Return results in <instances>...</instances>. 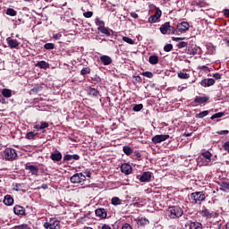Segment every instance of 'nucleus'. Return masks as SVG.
Listing matches in <instances>:
<instances>
[{
	"mask_svg": "<svg viewBox=\"0 0 229 229\" xmlns=\"http://www.w3.org/2000/svg\"><path fill=\"white\" fill-rule=\"evenodd\" d=\"M199 167L212 165V153L207 150L202 152L197 158Z\"/></svg>",
	"mask_w": 229,
	"mask_h": 229,
	"instance_id": "nucleus-1",
	"label": "nucleus"
},
{
	"mask_svg": "<svg viewBox=\"0 0 229 229\" xmlns=\"http://www.w3.org/2000/svg\"><path fill=\"white\" fill-rule=\"evenodd\" d=\"M165 216L169 217V219H179L183 216V209L178 206L169 207L165 211Z\"/></svg>",
	"mask_w": 229,
	"mask_h": 229,
	"instance_id": "nucleus-2",
	"label": "nucleus"
},
{
	"mask_svg": "<svg viewBox=\"0 0 229 229\" xmlns=\"http://www.w3.org/2000/svg\"><path fill=\"white\" fill-rule=\"evenodd\" d=\"M207 199V196L203 191H195L191 194V201L193 205H201Z\"/></svg>",
	"mask_w": 229,
	"mask_h": 229,
	"instance_id": "nucleus-3",
	"label": "nucleus"
},
{
	"mask_svg": "<svg viewBox=\"0 0 229 229\" xmlns=\"http://www.w3.org/2000/svg\"><path fill=\"white\" fill-rule=\"evenodd\" d=\"M159 30L163 35H174V33H176V30L174 27L171 26L169 21H166L161 25Z\"/></svg>",
	"mask_w": 229,
	"mask_h": 229,
	"instance_id": "nucleus-4",
	"label": "nucleus"
},
{
	"mask_svg": "<svg viewBox=\"0 0 229 229\" xmlns=\"http://www.w3.org/2000/svg\"><path fill=\"white\" fill-rule=\"evenodd\" d=\"M190 28H191V25L189 24V22L182 21V22L177 24L175 33H176V35H182V33H187V31H189Z\"/></svg>",
	"mask_w": 229,
	"mask_h": 229,
	"instance_id": "nucleus-5",
	"label": "nucleus"
},
{
	"mask_svg": "<svg viewBox=\"0 0 229 229\" xmlns=\"http://www.w3.org/2000/svg\"><path fill=\"white\" fill-rule=\"evenodd\" d=\"M4 157L5 160H15L17 158V152L13 148H5Z\"/></svg>",
	"mask_w": 229,
	"mask_h": 229,
	"instance_id": "nucleus-6",
	"label": "nucleus"
},
{
	"mask_svg": "<svg viewBox=\"0 0 229 229\" xmlns=\"http://www.w3.org/2000/svg\"><path fill=\"white\" fill-rule=\"evenodd\" d=\"M156 13L148 18V22L154 24V22H158V20L162 17V11L158 7H155Z\"/></svg>",
	"mask_w": 229,
	"mask_h": 229,
	"instance_id": "nucleus-7",
	"label": "nucleus"
},
{
	"mask_svg": "<svg viewBox=\"0 0 229 229\" xmlns=\"http://www.w3.org/2000/svg\"><path fill=\"white\" fill-rule=\"evenodd\" d=\"M70 180L72 183H81V182H85V180H87V176H85L81 173H79V174H73Z\"/></svg>",
	"mask_w": 229,
	"mask_h": 229,
	"instance_id": "nucleus-8",
	"label": "nucleus"
},
{
	"mask_svg": "<svg viewBox=\"0 0 229 229\" xmlns=\"http://www.w3.org/2000/svg\"><path fill=\"white\" fill-rule=\"evenodd\" d=\"M208 99H210L208 96H204V97L197 96L195 97L192 104L194 105V106H198V105H203V103H207Z\"/></svg>",
	"mask_w": 229,
	"mask_h": 229,
	"instance_id": "nucleus-9",
	"label": "nucleus"
},
{
	"mask_svg": "<svg viewBox=\"0 0 229 229\" xmlns=\"http://www.w3.org/2000/svg\"><path fill=\"white\" fill-rule=\"evenodd\" d=\"M167 139H169V135H164V134H160V135H156L152 138V142L154 144H160V142H165V140H167Z\"/></svg>",
	"mask_w": 229,
	"mask_h": 229,
	"instance_id": "nucleus-10",
	"label": "nucleus"
},
{
	"mask_svg": "<svg viewBox=\"0 0 229 229\" xmlns=\"http://www.w3.org/2000/svg\"><path fill=\"white\" fill-rule=\"evenodd\" d=\"M6 42L11 49H17L19 46H21V43H19L17 39H13L12 38H7Z\"/></svg>",
	"mask_w": 229,
	"mask_h": 229,
	"instance_id": "nucleus-11",
	"label": "nucleus"
},
{
	"mask_svg": "<svg viewBox=\"0 0 229 229\" xmlns=\"http://www.w3.org/2000/svg\"><path fill=\"white\" fill-rule=\"evenodd\" d=\"M151 176H153V173L144 172L142 175L139 178V180L140 182H151Z\"/></svg>",
	"mask_w": 229,
	"mask_h": 229,
	"instance_id": "nucleus-12",
	"label": "nucleus"
},
{
	"mask_svg": "<svg viewBox=\"0 0 229 229\" xmlns=\"http://www.w3.org/2000/svg\"><path fill=\"white\" fill-rule=\"evenodd\" d=\"M95 214L97 216V217H100V219H106V209L105 208H98L95 210Z\"/></svg>",
	"mask_w": 229,
	"mask_h": 229,
	"instance_id": "nucleus-13",
	"label": "nucleus"
},
{
	"mask_svg": "<svg viewBox=\"0 0 229 229\" xmlns=\"http://www.w3.org/2000/svg\"><path fill=\"white\" fill-rule=\"evenodd\" d=\"M13 212L16 216H24L26 214V209L22 206L16 205L13 208Z\"/></svg>",
	"mask_w": 229,
	"mask_h": 229,
	"instance_id": "nucleus-14",
	"label": "nucleus"
},
{
	"mask_svg": "<svg viewBox=\"0 0 229 229\" xmlns=\"http://www.w3.org/2000/svg\"><path fill=\"white\" fill-rule=\"evenodd\" d=\"M121 171L123 174H131V165L128 163H124L121 165Z\"/></svg>",
	"mask_w": 229,
	"mask_h": 229,
	"instance_id": "nucleus-15",
	"label": "nucleus"
},
{
	"mask_svg": "<svg viewBox=\"0 0 229 229\" xmlns=\"http://www.w3.org/2000/svg\"><path fill=\"white\" fill-rule=\"evenodd\" d=\"M185 226H189L190 229H203V225L199 222H190Z\"/></svg>",
	"mask_w": 229,
	"mask_h": 229,
	"instance_id": "nucleus-16",
	"label": "nucleus"
},
{
	"mask_svg": "<svg viewBox=\"0 0 229 229\" xmlns=\"http://www.w3.org/2000/svg\"><path fill=\"white\" fill-rule=\"evenodd\" d=\"M216 83V81L214 79H203L200 81L201 87H212Z\"/></svg>",
	"mask_w": 229,
	"mask_h": 229,
	"instance_id": "nucleus-17",
	"label": "nucleus"
},
{
	"mask_svg": "<svg viewBox=\"0 0 229 229\" xmlns=\"http://www.w3.org/2000/svg\"><path fill=\"white\" fill-rule=\"evenodd\" d=\"M56 226H58V221H50V222H46L44 224V227L46 229H56Z\"/></svg>",
	"mask_w": 229,
	"mask_h": 229,
	"instance_id": "nucleus-18",
	"label": "nucleus"
},
{
	"mask_svg": "<svg viewBox=\"0 0 229 229\" xmlns=\"http://www.w3.org/2000/svg\"><path fill=\"white\" fill-rule=\"evenodd\" d=\"M71 160H80V156L78 154L65 155L64 157V162H71Z\"/></svg>",
	"mask_w": 229,
	"mask_h": 229,
	"instance_id": "nucleus-19",
	"label": "nucleus"
},
{
	"mask_svg": "<svg viewBox=\"0 0 229 229\" xmlns=\"http://www.w3.org/2000/svg\"><path fill=\"white\" fill-rule=\"evenodd\" d=\"M98 31H100V33H102L103 35H106V37H110V35H112V30H110V29L105 27V26H99L98 28Z\"/></svg>",
	"mask_w": 229,
	"mask_h": 229,
	"instance_id": "nucleus-20",
	"label": "nucleus"
},
{
	"mask_svg": "<svg viewBox=\"0 0 229 229\" xmlns=\"http://www.w3.org/2000/svg\"><path fill=\"white\" fill-rule=\"evenodd\" d=\"M100 62L103 65H110V64H112V57L108 55H102L100 56Z\"/></svg>",
	"mask_w": 229,
	"mask_h": 229,
	"instance_id": "nucleus-21",
	"label": "nucleus"
},
{
	"mask_svg": "<svg viewBox=\"0 0 229 229\" xmlns=\"http://www.w3.org/2000/svg\"><path fill=\"white\" fill-rule=\"evenodd\" d=\"M4 205H6L7 207L13 205V197H12V195H5L4 199Z\"/></svg>",
	"mask_w": 229,
	"mask_h": 229,
	"instance_id": "nucleus-22",
	"label": "nucleus"
},
{
	"mask_svg": "<svg viewBox=\"0 0 229 229\" xmlns=\"http://www.w3.org/2000/svg\"><path fill=\"white\" fill-rule=\"evenodd\" d=\"M25 169L27 171H30L31 174H34L35 176H37V174H38V167L35 166V165H26Z\"/></svg>",
	"mask_w": 229,
	"mask_h": 229,
	"instance_id": "nucleus-23",
	"label": "nucleus"
},
{
	"mask_svg": "<svg viewBox=\"0 0 229 229\" xmlns=\"http://www.w3.org/2000/svg\"><path fill=\"white\" fill-rule=\"evenodd\" d=\"M200 216H202V217H206L207 219L212 218V213H210V211L207 208L200 211Z\"/></svg>",
	"mask_w": 229,
	"mask_h": 229,
	"instance_id": "nucleus-24",
	"label": "nucleus"
},
{
	"mask_svg": "<svg viewBox=\"0 0 229 229\" xmlns=\"http://www.w3.org/2000/svg\"><path fill=\"white\" fill-rule=\"evenodd\" d=\"M208 55H216V46L212 45V43H208L207 45Z\"/></svg>",
	"mask_w": 229,
	"mask_h": 229,
	"instance_id": "nucleus-25",
	"label": "nucleus"
},
{
	"mask_svg": "<svg viewBox=\"0 0 229 229\" xmlns=\"http://www.w3.org/2000/svg\"><path fill=\"white\" fill-rule=\"evenodd\" d=\"M36 67H39L40 69H49V64L46 63V61H39L36 64Z\"/></svg>",
	"mask_w": 229,
	"mask_h": 229,
	"instance_id": "nucleus-26",
	"label": "nucleus"
},
{
	"mask_svg": "<svg viewBox=\"0 0 229 229\" xmlns=\"http://www.w3.org/2000/svg\"><path fill=\"white\" fill-rule=\"evenodd\" d=\"M185 53L187 55H191L194 56L195 55H198V49L196 47H193V48L188 47L185 49Z\"/></svg>",
	"mask_w": 229,
	"mask_h": 229,
	"instance_id": "nucleus-27",
	"label": "nucleus"
},
{
	"mask_svg": "<svg viewBox=\"0 0 229 229\" xmlns=\"http://www.w3.org/2000/svg\"><path fill=\"white\" fill-rule=\"evenodd\" d=\"M148 62L151 65H157L158 64V56L157 55H150L148 57Z\"/></svg>",
	"mask_w": 229,
	"mask_h": 229,
	"instance_id": "nucleus-28",
	"label": "nucleus"
},
{
	"mask_svg": "<svg viewBox=\"0 0 229 229\" xmlns=\"http://www.w3.org/2000/svg\"><path fill=\"white\" fill-rule=\"evenodd\" d=\"M88 93L89 96H94L95 98H97V96H99V91L94 88H89Z\"/></svg>",
	"mask_w": 229,
	"mask_h": 229,
	"instance_id": "nucleus-29",
	"label": "nucleus"
},
{
	"mask_svg": "<svg viewBox=\"0 0 229 229\" xmlns=\"http://www.w3.org/2000/svg\"><path fill=\"white\" fill-rule=\"evenodd\" d=\"M2 96H4V98H12V89H4L2 90Z\"/></svg>",
	"mask_w": 229,
	"mask_h": 229,
	"instance_id": "nucleus-30",
	"label": "nucleus"
},
{
	"mask_svg": "<svg viewBox=\"0 0 229 229\" xmlns=\"http://www.w3.org/2000/svg\"><path fill=\"white\" fill-rule=\"evenodd\" d=\"M6 15H9L10 17H15V15H17V11L13 8H7Z\"/></svg>",
	"mask_w": 229,
	"mask_h": 229,
	"instance_id": "nucleus-31",
	"label": "nucleus"
},
{
	"mask_svg": "<svg viewBox=\"0 0 229 229\" xmlns=\"http://www.w3.org/2000/svg\"><path fill=\"white\" fill-rule=\"evenodd\" d=\"M178 78H180L181 80H189L191 76L187 72H180L178 73Z\"/></svg>",
	"mask_w": 229,
	"mask_h": 229,
	"instance_id": "nucleus-32",
	"label": "nucleus"
},
{
	"mask_svg": "<svg viewBox=\"0 0 229 229\" xmlns=\"http://www.w3.org/2000/svg\"><path fill=\"white\" fill-rule=\"evenodd\" d=\"M138 223L141 226H146V225H149V220L148 218H138Z\"/></svg>",
	"mask_w": 229,
	"mask_h": 229,
	"instance_id": "nucleus-33",
	"label": "nucleus"
},
{
	"mask_svg": "<svg viewBox=\"0 0 229 229\" xmlns=\"http://www.w3.org/2000/svg\"><path fill=\"white\" fill-rule=\"evenodd\" d=\"M42 91V86L40 85H36L31 90L30 92H32V94H38V92Z\"/></svg>",
	"mask_w": 229,
	"mask_h": 229,
	"instance_id": "nucleus-34",
	"label": "nucleus"
},
{
	"mask_svg": "<svg viewBox=\"0 0 229 229\" xmlns=\"http://www.w3.org/2000/svg\"><path fill=\"white\" fill-rule=\"evenodd\" d=\"M208 115V111H202L196 114L197 119H203V117H207Z\"/></svg>",
	"mask_w": 229,
	"mask_h": 229,
	"instance_id": "nucleus-35",
	"label": "nucleus"
},
{
	"mask_svg": "<svg viewBox=\"0 0 229 229\" xmlns=\"http://www.w3.org/2000/svg\"><path fill=\"white\" fill-rule=\"evenodd\" d=\"M111 203L112 205L117 206V205H121L122 201H121V199H119V197H114L111 199Z\"/></svg>",
	"mask_w": 229,
	"mask_h": 229,
	"instance_id": "nucleus-36",
	"label": "nucleus"
},
{
	"mask_svg": "<svg viewBox=\"0 0 229 229\" xmlns=\"http://www.w3.org/2000/svg\"><path fill=\"white\" fill-rule=\"evenodd\" d=\"M123 151L125 153V155H131V153H133V149L128 146H124Z\"/></svg>",
	"mask_w": 229,
	"mask_h": 229,
	"instance_id": "nucleus-37",
	"label": "nucleus"
},
{
	"mask_svg": "<svg viewBox=\"0 0 229 229\" xmlns=\"http://www.w3.org/2000/svg\"><path fill=\"white\" fill-rule=\"evenodd\" d=\"M144 108V106L142 104H137L133 106L132 110L134 112H140Z\"/></svg>",
	"mask_w": 229,
	"mask_h": 229,
	"instance_id": "nucleus-38",
	"label": "nucleus"
},
{
	"mask_svg": "<svg viewBox=\"0 0 229 229\" xmlns=\"http://www.w3.org/2000/svg\"><path fill=\"white\" fill-rule=\"evenodd\" d=\"M22 187H24L23 183H16L13 187V191H16L17 192L22 191Z\"/></svg>",
	"mask_w": 229,
	"mask_h": 229,
	"instance_id": "nucleus-39",
	"label": "nucleus"
},
{
	"mask_svg": "<svg viewBox=\"0 0 229 229\" xmlns=\"http://www.w3.org/2000/svg\"><path fill=\"white\" fill-rule=\"evenodd\" d=\"M81 76H85V74H90V69L89 67H84L81 71Z\"/></svg>",
	"mask_w": 229,
	"mask_h": 229,
	"instance_id": "nucleus-40",
	"label": "nucleus"
},
{
	"mask_svg": "<svg viewBox=\"0 0 229 229\" xmlns=\"http://www.w3.org/2000/svg\"><path fill=\"white\" fill-rule=\"evenodd\" d=\"M123 42H126L127 44H131V46H133L135 44V41L128 37L123 38Z\"/></svg>",
	"mask_w": 229,
	"mask_h": 229,
	"instance_id": "nucleus-41",
	"label": "nucleus"
},
{
	"mask_svg": "<svg viewBox=\"0 0 229 229\" xmlns=\"http://www.w3.org/2000/svg\"><path fill=\"white\" fill-rule=\"evenodd\" d=\"M36 135H38V133L30 131L26 134V139H28L29 140H31V139H33Z\"/></svg>",
	"mask_w": 229,
	"mask_h": 229,
	"instance_id": "nucleus-42",
	"label": "nucleus"
},
{
	"mask_svg": "<svg viewBox=\"0 0 229 229\" xmlns=\"http://www.w3.org/2000/svg\"><path fill=\"white\" fill-rule=\"evenodd\" d=\"M223 115H225V114H223V113H216L215 114H213L211 116V120L214 121V119H220V117H223Z\"/></svg>",
	"mask_w": 229,
	"mask_h": 229,
	"instance_id": "nucleus-43",
	"label": "nucleus"
},
{
	"mask_svg": "<svg viewBox=\"0 0 229 229\" xmlns=\"http://www.w3.org/2000/svg\"><path fill=\"white\" fill-rule=\"evenodd\" d=\"M164 51L166 53H169L170 51H173V45L172 44H167L164 47Z\"/></svg>",
	"mask_w": 229,
	"mask_h": 229,
	"instance_id": "nucleus-44",
	"label": "nucleus"
},
{
	"mask_svg": "<svg viewBox=\"0 0 229 229\" xmlns=\"http://www.w3.org/2000/svg\"><path fill=\"white\" fill-rule=\"evenodd\" d=\"M92 15H94V13L91 11L83 13V17H85L86 19H90V17H92Z\"/></svg>",
	"mask_w": 229,
	"mask_h": 229,
	"instance_id": "nucleus-45",
	"label": "nucleus"
},
{
	"mask_svg": "<svg viewBox=\"0 0 229 229\" xmlns=\"http://www.w3.org/2000/svg\"><path fill=\"white\" fill-rule=\"evenodd\" d=\"M188 43L184 41H181L177 44L178 49H182V47H187Z\"/></svg>",
	"mask_w": 229,
	"mask_h": 229,
	"instance_id": "nucleus-46",
	"label": "nucleus"
},
{
	"mask_svg": "<svg viewBox=\"0 0 229 229\" xmlns=\"http://www.w3.org/2000/svg\"><path fill=\"white\" fill-rule=\"evenodd\" d=\"M50 158L54 160V162H58V152L52 153Z\"/></svg>",
	"mask_w": 229,
	"mask_h": 229,
	"instance_id": "nucleus-47",
	"label": "nucleus"
},
{
	"mask_svg": "<svg viewBox=\"0 0 229 229\" xmlns=\"http://www.w3.org/2000/svg\"><path fill=\"white\" fill-rule=\"evenodd\" d=\"M45 49H55V44L53 43H47L44 45Z\"/></svg>",
	"mask_w": 229,
	"mask_h": 229,
	"instance_id": "nucleus-48",
	"label": "nucleus"
},
{
	"mask_svg": "<svg viewBox=\"0 0 229 229\" xmlns=\"http://www.w3.org/2000/svg\"><path fill=\"white\" fill-rule=\"evenodd\" d=\"M142 76H145L146 78H153V72H143Z\"/></svg>",
	"mask_w": 229,
	"mask_h": 229,
	"instance_id": "nucleus-49",
	"label": "nucleus"
},
{
	"mask_svg": "<svg viewBox=\"0 0 229 229\" xmlns=\"http://www.w3.org/2000/svg\"><path fill=\"white\" fill-rule=\"evenodd\" d=\"M16 229H30L27 224H22L21 225L16 226Z\"/></svg>",
	"mask_w": 229,
	"mask_h": 229,
	"instance_id": "nucleus-50",
	"label": "nucleus"
},
{
	"mask_svg": "<svg viewBox=\"0 0 229 229\" xmlns=\"http://www.w3.org/2000/svg\"><path fill=\"white\" fill-rule=\"evenodd\" d=\"M49 126V123H41L39 124L40 130H46V128H47Z\"/></svg>",
	"mask_w": 229,
	"mask_h": 229,
	"instance_id": "nucleus-51",
	"label": "nucleus"
},
{
	"mask_svg": "<svg viewBox=\"0 0 229 229\" xmlns=\"http://www.w3.org/2000/svg\"><path fill=\"white\" fill-rule=\"evenodd\" d=\"M96 24H97L98 26H105V21L99 20V18H97V19H96Z\"/></svg>",
	"mask_w": 229,
	"mask_h": 229,
	"instance_id": "nucleus-52",
	"label": "nucleus"
},
{
	"mask_svg": "<svg viewBox=\"0 0 229 229\" xmlns=\"http://www.w3.org/2000/svg\"><path fill=\"white\" fill-rule=\"evenodd\" d=\"M213 78H214L215 80H221L222 75H221L219 72H216V73H214V74H213Z\"/></svg>",
	"mask_w": 229,
	"mask_h": 229,
	"instance_id": "nucleus-53",
	"label": "nucleus"
},
{
	"mask_svg": "<svg viewBox=\"0 0 229 229\" xmlns=\"http://www.w3.org/2000/svg\"><path fill=\"white\" fill-rule=\"evenodd\" d=\"M122 229H133L130 224H124Z\"/></svg>",
	"mask_w": 229,
	"mask_h": 229,
	"instance_id": "nucleus-54",
	"label": "nucleus"
},
{
	"mask_svg": "<svg viewBox=\"0 0 229 229\" xmlns=\"http://www.w3.org/2000/svg\"><path fill=\"white\" fill-rule=\"evenodd\" d=\"M131 17L133 19H139V14H137V13H131Z\"/></svg>",
	"mask_w": 229,
	"mask_h": 229,
	"instance_id": "nucleus-55",
	"label": "nucleus"
},
{
	"mask_svg": "<svg viewBox=\"0 0 229 229\" xmlns=\"http://www.w3.org/2000/svg\"><path fill=\"white\" fill-rule=\"evenodd\" d=\"M136 81H138V83H142V77L141 76H136Z\"/></svg>",
	"mask_w": 229,
	"mask_h": 229,
	"instance_id": "nucleus-56",
	"label": "nucleus"
},
{
	"mask_svg": "<svg viewBox=\"0 0 229 229\" xmlns=\"http://www.w3.org/2000/svg\"><path fill=\"white\" fill-rule=\"evenodd\" d=\"M0 103H2V105H5L6 104V99L3 97H0Z\"/></svg>",
	"mask_w": 229,
	"mask_h": 229,
	"instance_id": "nucleus-57",
	"label": "nucleus"
},
{
	"mask_svg": "<svg viewBox=\"0 0 229 229\" xmlns=\"http://www.w3.org/2000/svg\"><path fill=\"white\" fill-rule=\"evenodd\" d=\"M224 15H225V17H229V9H225V10H224Z\"/></svg>",
	"mask_w": 229,
	"mask_h": 229,
	"instance_id": "nucleus-58",
	"label": "nucleus"
},
{
	"mask_svg": "<svg viewBox=\"0 0 229 229\" xmlns=\"http://www.w3.org/2000/svg\"><path fill=\"white\" fill-rule=\"evenodd\" d=\"M219 135H228V131H220Z\"/></svg>",
	"mask_w": 229,
	"mask_h": 229,
	"instance_id": "nucleus-59",
	"label": "nucleus"
},
{
	"mask_svg": "<svg viewBox=\"0 0 229 229\" xmlns=\"http://www.w3.org/2000/svg\"><path fill=\"white\" fill-rule=\"evenodd\" d=\"M222 187H224L225 189H229V183H223Z\"/></svg>",
	"mask_w": 229,
	"mask_h": 229,
	"instance_id": "nucleus-60",
	"label": "nucleus"
},
{
	"mask_svg": "<svg viewBox=\"0 0 229 229\" xmlns=\"http://www.w3.org/2000/svg\"><path fill=\"white\" fill-rule=\"evenodd\" d=\"M199 69H201L202 71H205V70H208V67L202 65V66H199Z\"/></svg>",
	"mask_w": 229,
	"mask_h": 229,
	"instance_id": "nucleus-61",
	"label": "nucleus"
},
{
	"mask_svg": "<svg viewBox=\"0 0 229 229\" xmlns=\"http://www.w3.org/2000/svg\"><path fill=\"white\" fill-rule=\"evenodd\" d=\"M34 130H40V124H35Z\"/></svg>",
	"mask_w": 229,
	"mask_h": 229,
	"instance_id": "nucleus-62",
	"label": "nucleus"
},
{
	"mask_svg": "<svg viewBox=\"0 0 229 229\" xmlns=\"http://www.w3.org/2000/svg\"><path fill=\"white\" fill-rule=\"evenodd\" d=\"M41 189H44V190L47 189V184H46V183L42 184Z\"/></svg>",
	"mask_w": 229,
	"mask_h": 229,
	"instance_id": "nucleus-63",
	"label": "nucleus"
},
{
	"mask_svg": "<svg viewBox=\"0 0 229 229\" xmlns=\"http://www.w3.org/2000/svg\"><path fill=\"white\" fill-rule=\"evenodd\" d=\"M58 160H62V153L58 152Z\"/></svg>",
	"mask_w": 229,
	"mask_h": 229,
	"instance_id": "nucleus-64",
	"label": "nucleus"
}]
</instances>
